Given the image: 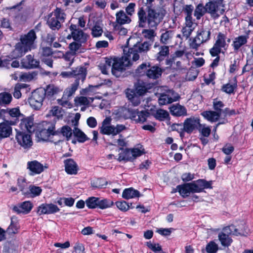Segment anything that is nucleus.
<instances>
[{
	"label": "nucleus",
	"mask_w": 253,
	"mask_h": 253,
	"mask_svg": "<svg viewBox=\"0 0 253 253\" xmlns=\"http://www.w3.org/2000/svg\"><path fill=\"white\" fill-rule=\"evenodd\" d=\"M165 15L161 8H155L148 5L145 10L143 7H139L137 12L138 26L144 28L147 24L150 29H156Z\"/></svg>",
	"instance_id": "nucleus-1"
},
{
	"label": "nucleus",
	"mask_w": 253,
	"mask_h": 253,
	"mask_svg": "<svg viewBox=\"0 0 253 253\" xmlns=\"http://www.w3.org/2000/svg\"><path fill=\"white\" fill-rule=\"evenodd\" d=\"M212 181L205 179H199L190 183H186L177 186L176 189L183 198H186L191 193H200L204 189L212 188Z\"/></svg>",
	"instance_id": "nucleus-2"
},
{
	"label": "nucleus",
	"mask_w": 253,
	"mask_h": 253,
	"mask_svg": "<svg viewBox=\"0 0 253 253\" xmlns=\"http://www.w3.org/2000/svg\"><path fill=\"white\" fill-rule=\"evenodd\" d=\"M149 113L146 111L139 112L137 109L128 107H121L114 111L113 115L116 119H128L134 121L135 123H143L146 121Z\"/></svg>",
	"instance_id": "nucleus-3"
},
{
	"label": "nucleus",
	"mask_w": 253,
	"mask_h": 253,
	"mask_svg": "<svg viewBox=\"0 0 253 253\" xmlns=\"http://www.w3.org/2000/svg\"><path fill=\"white\" fill-rule=\"evenodd\" d=\"M211 29L208 27H202L197 32L196 36L193 39H190V48L198 50L201 45L209 41L211 39Z\"/></svg>",
	"instance_id": "nucleus-4"
},
{
	"label": "nucleus",
	"mask_w": 253,
	"mask_h": 253,
	"mask_svg": "<svg viewBox=\"0 0 253 253\" xmlns=\"http://www.w3.org/2000/svg\"><path fill=\"white\" fill-rule=\"evenodd\" d=\"M66 16L63 10L57 7L48 15L47 24L52 30H58L64 22Z\"/></svg>",
	"instance_id": "nucleus-5"
},
{
	"label": "nucleus",
	"mask_w": 253,
	"mask_h": 253,
	"mask_svg": "<svg viewBox=\"0 0 253 253\" xmlns=\"http://www.w3.org/2000/svg\"><path fill=\"white\" fill-rule=\"evenodd\" d=\"M127 48H124V56L121 59H116L111 68L112 73L116 77L121 76L123 72L125 70V67H128L131 65L132 59L126 53Z\"/></svg>",
	"instance_id": "nucleus-6"
},
{
	"label": "nucleus",
	"mask_w": 253,
	"mask_h": 253,
	"mask_svg": "<svg viewBox=\"0 0 253 253\" xmlns=\"http://www.w3.org/2000/svg\"><path fill=\"white\" fill-rule=\"evenodd\" d=\"M152 44V42L146 41L143 43H137L131 48H127L126 53L132 59V61H136L139 59V54H145L150 49Z\"/></svg>",
	"instance_id": "nucleus-7"
},
{
	"label": "nucleus",
	"mask_w": 253,
	"mask_h": 253,
	"mask_svg": "<svg viewBox=\"0 0 253 253\" xmlns=\"http://www.w3.org/2000/svg\"><path fill=\"white\" fill-rule=\"evenodd\" d=\"M43 88H39L34 90L28 99L30 106L35 110H39L45 100Z\"/></svg>",
	"instance_id": "nucleus-8"
},
{
	"label": "nucleus",
	"mask_w": 253,
	"mask_h": 253,
	"mask_svg": "<svg viewBox=\"0 0 253 253\" xmlns=\"http://www.w3.org/2000/svg\"><path fill=\"white\" fill-rule=\"evenodd\" d=\"M226 37L222 33H219L213 47L210 49V53L212 57L217 56L220 53H224L222 49L226 50L228 44L226 42Z\"/></svg>",
	"instance_id": "nucleus-9"
},
{
	"label": "nucleus",
	"mask_w": 253,
	"mask_h": 253,
	"mask_svg": "<svg viewBox=\"0 0 253 253\" xmlns=\"http://www.w3.org/2000/svg\"><path fill=\"white\" fill-rule=\"evenodd\" d=\"M37 37L34 30H30L26 35L21 36L20 37L21 42L18 44H21L22 46L24 48L26 51L31 50L32 46Z\"/></svg>",
	"instance_id": "nucleus-10"
},
{
	"label": "nucleus",
	"mask_w": 253,
	"mask_h": 253,
	"mask_svg": "<svg viewBox=\"0 0 253 253\" xmlns=\"http://www.w3.org/2000/svg\"><path fill=\"white\" fill-rule=\"evenodd\" d=\"M43 126H45L44 128L39 131L37 136L43 141H50L53 129L55 128V124L44 122L43 123Z\"/></svg>",
	"instance_id": "nucleus-11"
},
{
	"label": "nucleus",
	"mask_w": 253,
	"mask_h": 253,
	"mask_svg": "<svg viewBox=\"0 0 253 253\" xmlns=\"http://www.w3.org/2000/svg\"><path fill=\"white\" fill-rule=\"evenodd\" d=\"M126 129V126L123 125H117L116 126L110 125L104 127H100V132L102 134L114 136Z\"/></svg>",
	"instance_id": "nucleus-12"
},
{
	"label": "nucleus",
	"mask_w": 253,
	"mask_h": 253,
	"mask_svg": "<svg viewBox=\"0 0 253 253\" xmlns=\"http://www.w3.org/2000/svg\"><path fill=\"white\" fill-rule=\"evenodd\" d=\"M16 139L19 145L24 148H29L32 145L31 135L23 131H17Z\"/></svg>",
	"instance_id": "nucleus-13"
},
{
	"label": "nucleus",
	"mask_w": 253,
	"mask_h": 253,
	"mask_svg": "<svg viewBox=\"0 0 253 253\" xmlns=\"http://www.w3.org/2000/svg\"><path fill=\"white\" fill-rule=\"evenodd\" d=\"M62 88L53 84L47 85L45 88H43L45 100L47 99L50 101L54 100L55 95L62 92Z\"/></svg>",
	"instance_id": "nucleus-14"
},
{
	"label": "nucleus",
	"mask_w": 253,
	"mask_h": 253,
	"mask_svg": "<svg viewBox=\"0 0 253 253\" xmlns=\"http://www.w3.org/2000/svg\"><path fill=\"white\" fill-rule=\"evenodd\" d=\"M60 209L58 207L53 204H42L38 207L37 212L41 215L42 214H50L59 211Z\"/></svg>",
	"instance_id": "nucleus-15"
},
{
	"label": "nucleus",
	"mask_w": 253,
	"mask_h": 253,
	"mask_svg": "<svg viewBox=\"0 0 253 253\" xmlns=\"http://www.w3.org/2000/svg\"><path fill=\"white\" fill-rule=\"evenodd\" d=\"M200 120L198 118L190 117L185 119L183 123L185 132L191 133L194 130L198 129Z\"/></svg>",
	"instance_id": "nucleus-16"
},
{
	"label": "nucleus",
	"mask_w": 253,
	"mask_h": 253,
	"mask_svg": "<svg viewBox=\"0 0 253 253\" xmlns=\"http://www.w3.org/2000/svg\"><path fill=\"white\" fill-rule=\"evenodd\" d=\"M22 66L26 69H36L40 66V61L35 59L34 56L28 55L21 60Z\"/></svg>",
	"instance_id": "nucleus-17"
},
{
	"label": "nucleus",
	"mask_w": 253,
	"mask_h": 253,
	"mask_svg": "<svg viewBox=\"0 0 253 253\" xmlns=\"http://www.w3.org/2000/svg\"><path fill=\"white\" fill-rule=\"evenodd\" d=\"M47 168V167L43 166L42 164L36 160L30 161L27 163V169L30 171V174L31 175L40 174L43 171L44 169Z\"/></svg>",
	"instance_id": "nucleus-18"
},
{
	"label": "nucleus",
	"mask_w": 253,
	"mask_h": 253,
	"mask_svg": "<svg viewBox=\"0 0 253 253\" xmlns=\"http://www.w3.org/2000/svg\"><path fill=\"white\" fill-rule=\"evenodd\" d=\"M221 232L228 236L230 235L244 236H247V229L245 228L244 230H240V231H238V229L233 225H230L224 227Z\"/></svg>",
	"instance_id": "nucleus-19"
},
{
	"label": "nucleus",
	"mask_w": 253,
	"mask_h": 253,
	"mask_svg": "<svg viewBox=\"0 0 253 253\" xmlns=\"http://www.w3.org/2000/svg\"><path fill=\"white\" fill-rule=\"evenodd\" d=\"M73 77L76 78L75 82L80 81L83 83L86 78L87 74V69L84 66H79L73 70Z\"/></svg>",
	"instance_id": "nucleus-20"
},
{
	"label": "nucleus",
	"mask_w": 253,
	"mask_h": 253,
	"mask_svg": "<svg viewBox=\"0 0 253 253\" xmlns=\"http://www.w3.org/2000/svg\"><path fill=\"white\" fill-rule=\"evenodd\" d=\"M20 115V110L17 108L9 109L7 115L5 117L7 118V121H8L11 125H15L19 122V117Z\"/></svg>",
	"instance_id": "nucleus-21"
},
{
	"label": "nucleus",
	"mask_w": 253,
	"mask_h": 253,
	"mask_svg": "<svg viewBox=\"0 0 253 253\" xmlns=\"http://www.w3.org/2000/svg\"><path fill=\"white\" fill-rule=\"evenodd\" d=\"M66 172L69 174H76L78 170L77 163L72 159H67L64 161Z\"/></svg>",
	"instance_id": "nucleus-22"
},
{
	"label": "nucleus",
	"mask_w": 253,
	"mask_h": 253,
	"mask_svg": "<svg viewBox=\"0 0 253 253\" xmlns=\"http://www.w3.org/2000/svg\"><path fill=\"white\" fill-rule=\"evenodd\" d=\"M169 111L172 116L175 117L185 116L187 115L186 108L179 104H173L169 108Z\"/></svg>",
	"instance_id": "nucleus-23"
},
{
	"label": "nucleus",
	"mask_w": 253,
	"mask_h": 253,
	"mask_svg": "<svg viewBox=\"0 0 253 253\" xmlns=\"http://www.w3.org/2000/svg\"><path fill=\"white\" fill-rule=\"evenodd\" d=\"M33 207V205L30 201H25L21 203L19 206H14L13 210L18 213L27 214L30 212Z\"/></svg>",
	"instance_id": "nucleus-24"
},
{
	"label": "nucleus",
	"mask_w": 253,
	"mask_h": 253,
	"mask_svg": "<svg viewBox=\"0 0 253 253\" xmlns=\"http://www.w3.org/2000/svg\"><path fill=\"white\" fill-rule=\"evenodd\" d=\"M11 126L6 120L0 123V138L8 137L12 134Z\"/></svg>",
	"instance_id": "nucleus-25"
},
{
	"label": "nucleus",
	"mask_w": 253,
	"mask_h": 253,
	"mask_svg": "<svg viewBox=\"0 0 253 253\" xmlns=\"http://www.w3.org/2000/svg\"><path fill=\"white\" fill-rule=\"evenodd\" d=\"M163 73L162 69L158 66H151L148 67L146 76L151 79H157L159 78Z\"/></svg>",
	"instance_id": "nucleus-26"
},
{
	"label": "nucleus",
	"mask_w": 253,
	"mask_h": 253,
	"mask_svg": "<svg viewBox=\"0 0 253 253\" xmlns=\"http://www.w3.org/2000/svg\"><path fill=\"white\" fill-rule=\"evenodd\" d=\"M154 47H159V52L157 53L156 58V59L160 62L164 60L169 54V46L167 45H164L159 46L157 43H155Z\"/></svg>",
	"instance_id": "nucleus-27"
},
{
	"label": "nucleus",
	"mask_w": 253,
	"mask_h": 253,
	"mask_svg": "<svg viewBox=\"0 0 253 253\" xmlns=\"http://www.w3.org/2000/svg\"><path fill=\"white\" fill-rule=\"evenodd\" d=\"M126 96L132 105L134 106H138L141 100V97L139 95L136 94L133 91V89L127 88L126 90Z\"/></svg>",
	"instance_id": "nucleus-28"
},
{
	"label": "nucleus",
	"mask_w": 253,
	"mask_h": 253,
	"mask_svg": "<svg viewBox=\"0 0 253 253\" xmlns=\"http://www.w3.org/2000/svg\"><path fill=\"white\" fill-rule=\"evenodd\" d=\"M116 22L120 25L129 24L131 21V18L123 10L116 13Z\"/></svg>",
	"instance_id": "nucleus-29"
},
{
	"label": "nucleus",
	"mask_w": 253,
	"mask_h": 253,
	"mask_svg": "<svg viewBox=\"0 0 253 253\" xmlns=\"http://www.w3.org/2000/svg\"><path fill=\"white\" fill-rule=\"evenodd\" d=\"M20 125L21 129H26L29 132L34 131L33 119L31 117L22 119Z\"/></svg>",
	"instance_id": "nucleus-30"
},
{
	"label": "nucleus",
	"mask_w": 253,
	"mask_h": 253,
	"mask_svg": "<svg viewBox=\"0 0 253 253\" xmlns=\"http://www.w3.org/2000/svg\"><path fill=\"white\" fill-rule=\"evenodd\" d=\"M22 45L21 44L16 43L15 49L9 54L12 59L20 58L27 52Z\"/></svg>",
	"instance_id": "nucleus-31"
},
{
	"label": "nucleus",
	"mask_w": 253,
	"mask_h": 253,
	"mask_svg": "<svg viewBox=\"0 0 253 253\" xmlns=\"http://www.w3.org/2000/svg\"><path fill=\"white\" fill-rule=\"evenodd\" d=\"M19 228V225L17 218L15 216L11 217V223L7 228L6 232L9 235L15 234L18 233Z\"/></svg>",
	"instance_id": "nucleus-32"
},
{
	"label": "nucleus",
	"mask_w": 253,
	"mask_h": 253,
	"mask_svg": "<svg viewBox=\"0 0 253 253\" xmlns=\"http://www.w3.org/2000/svg\"><path fill=\"white\" fill-rule=\"evenodd\" d=\"M174 32L172 30H163L160 36V42L164 44L169 43L173 36Z\"/></svg>",
	"instance_id": "nucleus-33"
},
{
	"label": "nucleus",
	"mask_w": 253,
	"mask_h": 253,
	"mask_svg": "<svg viewBox=\"0 0 253 253\" xmlns=\"http://www.w3.org/2000/svg\"><path fill=\"white\" fill-rule=\"evenodd\" d=\"M202 116L206 119L211 122H216L220 116L219 115L218 113L214 111H206L201 113Z\"/></svg>",
	"instance_id": "nucleus-34"
},
{
	"label": "nucleus",
	"mask_w": 253,
	"mask_h": 253,
	"mask_svg": "<svg viewBox=\"0 0 253 253\" xmlns=\"http://www.w3.org/2000/svg\"><path fill=\"white\" fill-rule=\"evenodd\" d=\"M140 196V193L138 190L132 188L125 189L122 194V197L125 199H129Z\"/></svg>",
	"instance_id": "nucleus-35"
},
{
	"label": "nucleus",
	"mask_w": 253,
	"mask_h": 253,
	"mask_svg": "<svg viewBox=\"0 0 253 253\" xmlns=\"http://www.w3.org/2000/svg\"><path fill=\"white\" fill-rule=\"evenodd\" d=\"M248 37L246 36H240L234 39L232 45L235 51L239 49L247 42Z\"/></svg>",
	"instance_id": "nucleus-36"
},
{
	"label": "nucleus",
	"mask_w": 253,
	"mask_h": 253,
	"mask_svg": "<svg viewBox=\"0 0 253 253\" xmlns=\"http://www.w3.org/2000/svg\"><path fill=\"white\" fill-rule=\"evenodd\" d=\"M79 85V82H74L70 86L66 88L63 92L64 98L70 97L75 93Z\"/></svg>",
	"instance_id": "nucleus-37"
},
{
	"label": "nucleus",
	"mask_w": 253,
	"mask_h": 253,
	"mask_svg": "<svg viewBox=\"0 0 253 253\" xmlns=\"http://www.w3.org/2000/svg\"><path fill=\"white\" fill-rule=\"evenodd\" d=\"M122 151V152L119 154L118 158L119 161H133V157L130 149L126 148Z\"/></svg>",
	"instance_id": "nucleus-38"
},
{
	"label": "nucleus",
	"mask_w": 253,
	"mask_h": 253,
	"mask_svg": "<svg viewBox=\"0 0 253 253\" xmlns=\"http://www.w3.org/2000/svg\"><path fill=\"white\" fill-rule=\"evenodd\" d=\"M73 133L74 136L77 138L78 141L80 143H84L89 139L84 132L77 127L74 128Z\"/></svg>",
	"instance_id": "nucleus-39"
},
{
	"label": "nucleus",
	"mask_w": 253,
	"mask_h": 253,
	"mask_svg": "<svg viewBox=\"0 0 253 253\" xmlns=\"http://www.w3.org/2000/svg\"><path fill=\"white\" fill-rule=\"evenodd\" d=\"M218 240L220 242L221 245L225 247H228L233 242L232 239L229 236L220 232L218 235Z\"/></svg>",
	"instance_id": "nucleus-40"
},
{
	"label": "nucleus",
	"mask_w": 253,
	"mask_h": 253,
	"mask_svg": "<svg viewBox=\"0 0 253 253\" xmlns=\"http://www.w3.org/2000/svg\"><path fill=\"white\" fill-rule=\"evenodd\" d=\"M50 138V141L53 142L55 144H57L64 140L63 135L61 134L58 129L56 130H55V128L53 129Z\"/></svg>",
	"instance_id": "nucleus-41"
},
{
	"label": "nucleus",
	"mask_w": 253,
	"mask_h": 253,
	"mask_svg": "<svg viewBox=\"0 0 253 253\" xmlns=\"http://www.w3.org/2000/svg\"><path fill=\"white\" fill-rule=\"evenodd\" d=\"M12 99L11 94L3 92L0 93V106H6L9 105Z\"/></svg>",
	"instance_id": "nucleus-42"
},
{
	"label": "nucleus",
	"mask_w": 253,
	"mask_h": 253,
	"mask_svg": "<svg viewBox=\"0 0 253 253\" xmlns=\"http://www.w3.org/2000/svg\"><path fill=\"white\" fill-rule=\"evenodd\" d=\"M72 36L75 41L81 43L85 42L87 40V35L82 30L79 32H74Z\"/></svg>",
	"instance_id": "nucleus-43"
},
{
	"label": "nucleus",
	"mask_w": 253,
	"mask_h": 253,
	"mask_svg": "<svg viewBox=\"0 0 253 253\" xmlns=\"http://www.w3.org/2000/svg\"><path fill=\"white\" fill-rule=\"evenodd\" d=\"M235 83L231 84L230 83L223 84L222 86L221 90L227 94H231L234 92V90L237 88V84L236 83V79L235 78Z\"/></svg>",
	"instance_id": "nucleus-44"
},
{
	"label": "nucleus",
	"mask_w": 253,
	"mask_h": 253,
	"mask_svg": "<svg viewBox=\"0 0 253 253\" xmlns=\"http://www.w3.org/2000/svg\"><path fill=\"white\" fill-rule=\"evenodd\" d=\"M59 131L63 136V138H66L67 140H69L71 138L73 133L71 128L68 126H64L60 128H59Z\"/></svg>",
	"instance_id": "nucleus-45"
},
{
	"label": "nucleus",
	"mask_w": 253,
	"mask_h": 253,
	"mask_svg": "<svg viewBox=\"0 0 253 253\" xmlns=\"http://www.w3.org/2000/svg\"><path fill=\"white\" fill-rule=\"evenodd\" d=\"M148 67H150L149 63H143L140 65L135 70V75L137 76H141L146 74Z\"/></svg>",
	"instance_id": "nucleus-46"
},
{
	"label": "nucleus",
	"mask_w": 253,
	"mask_h": 253,
	"mask_svg": "<svg viewBox=\"0 0 253 253\" xmlns=\"http://www.w3.org/2000/svg\"><path fill=\"white\" fill-rule=\"evenodd\" d=\"M114 204L112 201L107 199H101L99 198L97 208L101 209H105L111 207Z\"/></svg>",
	"instance_id": "nucleus-47"
},
{
	"label": "nucleus",
	"mask_w": 253,
	"mask_h": 253,
	"mask_svg": "<svg viewBox=\"0 0 253 253\" xmlns=\"http://www.w3.org/2000/svg\"><path fill=\"white\" fill-rule=\"evenodd\" d=\"M74 101L77 105H87L93 102V99L91 97L87 98L85 96H80L75 97Z\"/></svg>",
	"instance_id": "nucleus-48"
},
{
	"label": "nucleus",
	"mask_w": 253,
	"mask_h": 253,
	"mask_svg": "<svg viewBox=\"0 0 253 253\" xmlns=\"http://www.w3.org/2000/svg\"><path fill=\"white\" fill-rule=\"evenodd\" d=\"M224 107V103L217 99H215L213 101V108L214 111L218 113L219 115L220 116L223 113V110L222 108Z\"/></svg>",
	"instance_id": "nucleus-49"
},
{
	"label": "nucleus",
	"mask_w": 253,
	"mask_h": 253,
	"mask_svg": "<svg viewBox=\"0 0 253 253\" xmlns=\"http://www.w3.org/2000/svg\"><path fill=\"white\" fill-rule=\"evenodd\" d=\"M28 190L29 194L28 195H26L28 197H35L39 196L42 191L41 187L34 185H30Z\"/></svg>",
	"instance_id": "nucleus-50"
},
{
	"label": "nucleus",
	"mask_w": 253,
	"mask_h": 253,
	"mask_svg": "<svg viewBox=\"0 0 253 253\" xmlns=\"http://www.w3.org/2000/svg\"><path fill=\"white\" fill-rule=\"evenodd\" d=\"M107 182L103 178H98L91 182V186L94 188H103L105 187Z\"/></svg>",
	"instance_id": "nucleus-51"
},
{
	"label": "nucleus",
	"mask_w": 253,
	"mask_h": 253,
	"mask_svg": "<svg viewBox=\"0 0 253 253\" xmlns=\"http://www.w3.org/2000/svg\"><path fill=\"white\" fill-rule=\"evenodd\" d=\"M99 198L95 197H90L88 198L86 201L85 203L86 206L89 209H95L97 208Z\"/></svg>",
	"instance_id": "nucleus-52"
},
{
	"label": "nucleus",
	"mask_w": 253,
	"mask_h": 253,
	"mask_svg": "<svg viewBox=\"0 0 253 253\" xmlns=\"http://www.w3.org/2000/svg\"><path fill=\"white\" fill-rule=\"evenodd\" d=\"M206 11V6L204 7L203 4H199L196 7L194 14L197 19H200Z\"/></svg>",
	"instance_id": "nucleus-53"
},
{
	"label": "nucleus",
	"mask_w": 253,
	"mask_h": 253,
	"mask_svg": "<svg viewBox=\"0 0 253 253\" xmlns=\"http://www.w3.org/2000/svg\"><path fill=\"white\" fill-rule=\"evenodd\" d=\"M155 118L159 121H163L169 118V114L166 110L159 109L156 112Z\"/></svg>",
	"instance_id": "nucleus-54"
},
{
	"label": "nucleus",
	"mask_w": 253,
	"mask_h": 253,
	"mask_svg": "<svg viewBox=\"0 0 253 253\" xmlns=\"http://www.w3.org/2000/svg\"><path fill=\"white\" fill-rule=\"evenodd\" d=\"M205 6L207 11L211 14V15L216 16V17L219 16V14L217 13V10L215 8V4H214L213 1L210 0V1L206 3Z\"/></svg>",
	"instance_id": "nucleus-55"
},
{
	"label": "nucleus",
	"mask_w": 253,
	"mask_h": 253,
	"mask_svg": "<svg viewBox=\"0 0 253 253\" xmlns=\"http://www.w3.org/2000/svg\"><path fill=\"white\" fill-rule=\"evenodd\" d=\"M18 185L20 190L22 191L23 194L25 195H28L29 194V190L28 188V185L23 179L18 180Z\"/></svg>",
	"instance_id": "nucleus-56"
},
{
	"label": "nucleus",
	"mask_w": 253,
	"mask_h": 253,
	"mask_svg": "<svg viewBox=\"0 0 253 253\" xmlns=\"http://www.w3.org/2000/svg\"><path fill=\"white\" fill-rule=\"evenodd\" d=\"M172 131H176L179 133L180 136L182 138L184 135V128L183 124H173L171 126Z\"/></svg>",
	"instance_id": "nucleus-57"
},
{
	"label": "nucleus",
	"mask_w": 253,
	"mask_h": 253,
	"mask_svg": "<svg viewBox=\"0 0 253 253\" xmlns=\"http://www.w3.org/2000/svg\"><path fill=\"white\" fill-rule=\"evenodd\" d=\"M198 129L204 137H208L211 132V129L210 126H207L205 125H202L200 123L198 126Z\"/></svg>",
	"instance_id": "nucleus-58"
},
{
	"label": "nucleus",
	"mask_w": 253,
	"mask_h": 253,
	"mask_svg": "<svg viewBox=\"0 0 253 253\" xmlns=\"http://www.w3.org/2000/svg\"><path fill=\"white\" fill-rule=\"evenodd\" d=\"M208 253H216L218 250V245L213 241H210L206 248Z\"/></svg>",
	"instance_id": "nucleus-59"
},
{
	"label": "nucleus",
	"mask_w": 253,
	"mask_h": 253,
	"mask_svg": "<svg viewBox=\"0 0 253 253\" xmlns=\"http://www.w3.org/2000/svg\"><path fill=\"white\" fill-rule=\"evenodd\" d=\"M69 98H64V95H63L61 99H57V102L62 107L70 108L72 107V105L69 102Z\"/></svg>",
	"instance_id": "nucleus-60"
},
{
	"label": "nucleus",
	"mask_w": 253,
	"mask_h": 253,
	"mask_svg": "<svg viewBox=\"0 0 253 253\" xmlns=\"http://www.w3.org/2000/svg\"><path fill=\"white\" fill-rule=\"evenodd\" d=\"M170 100L166 93L161 94L158 100L159 103L160 105L171 103Z\"/></svg>",
	"instance_id": "nucleus-61"
},
{
	"label": "nucleus",
	"mask_w": 253,
	"mask_h": 253,
	"mask_svg": "<svg viewBox=\"0 0 253 253\" xmlns=\"http://www.w3.org/2000/svg\"><path fill=\"white\" fill-rule=\"evenodd\" d=\"M167 95L168 96L169 98V100H170L171 103H172L173 102L176 101L179 99L180 98V96L174 91L172 90H169L166 92Z\"/></svg>",
	"instance_id": "nucleus-62"
},
{
	"label": "nucleus",
	"mask_w": 253,
	"mask_h": 253,
	"mask_svg": "<svg viewBox=\"0 0 253 253\" xmlns=\"http://www.w3.org/2000/svg\"><path fill=\"white\" fill-rule=\"evenodd\" d=\"M116 205L118 208H119L121 211H127L130 207L128 203H126L125 201L117 202L116 203Z\"/></svg>",
	"instance_id": "nucleus-63"
},
{
	"label": "nucleus",
	"mask_w": 253,
	"mask_h": 253,
	"mask_svg": "<svg viewBox=\"0 0 253 253\" xmlns=\"http://www.w3.org/2000/svg\"><path fill=\"white\" fill-rule=\"evenodd\" d=\"M53 52L51 48L49 47H44L41 49V57H50Z\"/></svg>",
	"instance_id": "nucleus-64"
}]
</instances>
